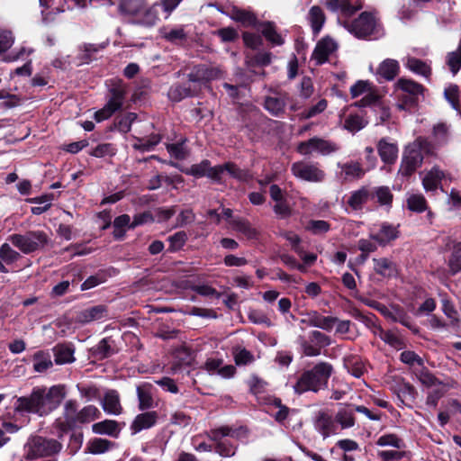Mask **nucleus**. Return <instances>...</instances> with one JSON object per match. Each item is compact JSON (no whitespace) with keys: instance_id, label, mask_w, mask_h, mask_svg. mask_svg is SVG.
I'll use <instances>...</instances> for the list:
<instances>
[{"instance_id":"10","label":"nucleus","mask_w":461,"mask_h":461,"mask_svg":"<svg viewBox=\"0 0 461 461\" xmlns=\"http://www.w3.org/2000/svg\"><path fill=\"white\" fill-rule=\"evenodd\" d=\"M221 76L222 72L219 68L206 64L194 66L187 74L188 83L193 84V87L197 88V93L208 82L220 78Z\"/></svg>"},{"instance_id":"20","label":"nucleus","mask_w":461,"mask_h":461,"mask_svg":"<svg viewBox=\"0 0 461 461\" xmlns=\"http://www.w3.org/2000/svg\"><path fill=\"white\" fill-rule=\"evenodd\" d=\"M315 429L326 438L337 431V421L335 417L325 411H320L315 420Z\"/></svg>"},{"instance_id":"24","label":"nucleus","mask_w":461,"mask_h":461,"mask_svg":"<svg viewBox=\"0 0 461 461\" xmlns=\"http://www.w3.org/2000/svg\"><path fill=\"white\" fill-rule=\"evenodd\" d=\"M378 154L385 164H393L398 158V146L395 142L383 138L377 143Z\"/></svg>"},{"instance_id":"3","label":"nucleus","mask_w":461,"mask_h":461,"mask_svg":"<svg viewBox=\"0 0 461 461\" xmlns=\"http://www.w3.org/2000/svg\"><path fill=\"white\" fill-rule=\"evenodd\" d=\"M207 437L216 443L215 451L221 456H232L236 453L237 447L230 439H240L248 436V430L244 427L232 428L221 426L206 432Z\"/></svg>"},{"instance_id":"15","label":"nucleus","mask_w":461,"mask_h":461,"mask_svg":"<svg viewBox=\"0 0 461 461\" xmlns=\"http://www.w3.org/2000/svg\"><path fill=\"white\" fill-rule=\"evenodd\" d=\"M40 400L37 388L34 387L29 396L17 398L14 403V411L21 413L27 412L42 416Z\"/></svg>"},{"instance_id":"38","label":"nucleus","mask_w":461,"mask_h":461,"mask_svg":"<svg viewBox=\"0 0 461 461\" xmlns=\"http://www.w3.org/2000/svg\"><path fill=\"white\" fill-rule=\"evenodd\" d=\"M374 269L383 277L390 278L397 274V268L393 262L386 258H373Z\"/></svg>"},{"instance_id":"25","label":"nucleus","mask_w":461,"mask_h":461,"mask_svg":"<svg viewBox=\"0 0 461 461\" xmlns=\"http://www.w3.org/2000/svg\"><path fill=\"white\" fill-rule=\"evenodd\" d=\"M337 321L338 318L332 316H323L317 312H310L308 314L307 320H302V322H306L311 327L319 328L326 331H330L334 328Z\"/></svg>"},{"instance_id":"44","label":"nucleus","mask_w":461,"mask_h":461,"mask_svg":"<svg viewBox=\"0 0 461 461\" xmlns=\"http://www.w3.org/2000/svg\"><path fill=\"white\" fill-rule=\"evenodd\" d=\"M393 194L387 186L374 187L370 191V200L378 203L380 205H391Z\"/></svg>"},{"instance_id":"22","label":"nucleus","mask_w":461,"mask_h":461,"mask_svg":"<svg viewBox=\"0 0 461 461\" xmlns=\"http://www.w3.org/2000/svg\"><path fill=\"white\" fill-rule=\"evenodd\" d=\"M287 100L286 93L276 92L266 97L264 106L272 115L279 116L285 112Z\"/></svg>"},{"instance_id":"43","label":"nucleus","mask_w":461,"mask_h":461,"mask_svg":"<svg viewBox=\"0 0 461 461\" xmlns=\"http://www.w3.org/2000/svg\"><path fill=\"white\" fill-rule=\"evenodd\" d=\"M42 15V22L47 23L54 19V15L63 13L64 8L55 5V0H39Z\"/></svg>"},{"instance_id":"53","label":"nucleus","mask_w":461,"mask_h":461,"mask_svg":"<svg viewBox=\"0 0 461 461\" xmlns=\"http://www.w3.org/2000/svg\"><path fill=\"white\" fill-rule=\"evenodd\" d=\"M345 366L353 376L359 378L366 372V366L357 357H351L345 362Z\"/></svg>"},{"instance_id":"46","label":"nucleus","mask_w":461,"mask_h":461,"mask_svg":"<svg viewBox=\"0 0 461 461\" xmlns=\"http://www.w3.org/2000/svg\"><path fill=\"white\" fill-rule=\"evenodd\" d=\"M230 15L232 20L240 23L244 26L257 25V18L251 12L233 7Z\"/></svg>"},{"instance_id":"27","label":"nucleus","mask_w":461,"mask_h":461,"mask_svg":"<svg viewBox=\"0 0 461 461\" xmlns=\"http://www.w3.org/2000/svg\"><path fill=\"white\" fill-rule=\"evenodd\" d=\"M446 177V173L439 167L435 166L423 176L422 185L427 192H434L439 187L441 180Z\"/></svg>"},{"instance_id":"39","label":"nucleus","mask_w":461,"mask_h":461,"mask_svg":"<svg viewBox=\"0 0 461 461\" xmlns=\"http://www.w3.org/2000/svg\"><path fill=\"white\" fill-rule=\"evenodd\" d=\"M197 94V88L193 87L191 84L175 85L168 91V97L174 102H179L182 99Z\"/></svg>"},{"instance_id":"8","label":"nucleus","mask_w":461,"mask_h":461,"mask_svg":"<svg viewBox=\"0 0 461 461\" xmlns=\"http://www.w3.org/2000/svg\"><path fill=\"white\" fill-rule=\"evenodd\" d=\"M393 87L394 93L402 101V104H399L400 109H404L405 105H414L425 91V87L422 85L406 77L399 78L394 83Z\"/></svg>"},{"instance_id":"2","label":"nucleus","mask_w":461,"mask_h":461,"mask_svg":"<svg viewBox=\"0 0 461 461\" xmlns=\"http://www.w3.org/2000/svg\"><path fill=\"white\" fill-rule=\"evenodd\" d=\"M333 371L330 363L320 362L312 369L303 372L294 385L296 393H303L308 391L314 393L327 386L329 378Z\"/></svg>"},{"instance_id":"52","label":"nucleus","mask_w":461,"mask_h":461,"mask_svg":"<svg viewBox=\"0 0 461 461\" xmlns=\"http://www.w3.org/2000/svg\"><path fill=\"white\" fill-rule=\"evenodd\" d=\"M247 385L252 394L258 396L266 392L268 384L258 375L253 374L248 379Z\"/></svg>"},{"instance_id":"14","label":"nucleus","mask_w":461,"mask_h":461,"mask_svg":"<svg viewBox=\"0 0 461 461\" xmlns=\"http://www.w3.org/2000/svg\"><path fill=\"white\" fill-rule=\"evenodd\" d=\"M296 150L303 156L311 155L313 152L328 156L339 150V146L330 140L313 137L306 141L298 143Z\"/></svg>"},{"instance_id":"34","label":"nucleus","mask_w":461,"mask_h":461,"mask_svg":"<svg viewBox=\"0 0 461 461\" xmlns=\"http://www.w3.org/2000/svg\"><path fill=\"white\" fill-rule=\"evenodd\" d=\"M338 167L341 169V177L346 181L359 179L365 174V170L358 162L339 163Z\"/></svg>"},{"instance_id":"5","label":"nucleus","mask_w":461,"mask_h":461,"mask_svg":"<svg viewBox=\"0 0 461 461\" xmlns=\"http://www.w3.org/2000/svg\"><path fill=\"white\" fill-rule=\"evenodd\" d=\"M126 97V88L121 80L113 81L108 90L107 101L104 106L95 112V119L102 122L109 119L113 113L122 108Z\"/></svg>"},{"instance_id":"48","label":"nucleus","mask_w":461,"mask_h":461,"mask_svg":"<svg viewBox=\"0 0 461 461\" xmlns=\"http://www.w3.org/2000/svg\"><path fill=\"white\" fill-rule=\"evenodd\" d=\"M378 335L383 341L396 349H401L404 347L402 339L395 330H384L380 329Z\"/></svg>"},{"instance_id":"62","label":"nucleus","mask_w":461,"mask_h":461,"mask_svg":"<svg viewBox=\"0 0 461 461\" xmlns=\"http://www.w3.org/2000/svg\"><path fill=\"white\" fill-rule=\"evenodd\" d=\"M328 103L326 99H321L316 104L305 109L300 113L302 119L307 120L321 113L327 108Z\"/></svg>"},{"instance_id":"41","label":"nucleus","mask_w":461,"mask_h":461,"mask_svg":"<svg viewBox=\"0 0 461 461\" xmlns=\"http://www.w3.org/2000/svg\"><path fill=\"white\" fill-rule=\"evenodd\" d=\"M368 200H370V191L366 187H362L351 193L348 204L352 210L357 211L361 210Z\"/></svg>"},{"instance_id":"61","label":"nucleus","mask_w":461,"mask_h":461,"mask_svg":"<svg viewBox=\"0 0 461 461\" xmlns=\"http://www.w3.org/2000/svg\"><path fill=\"white\" fill-rule=\"evenodd\" d=\"M169 242V250L174 252L181 249L187 240V234L185 231H177L167 238Z\"/></svg>"},{"instance_id":"40","label":"nucleus","mask_w":461,"mask_h":461,"mask_svg":"<svg viewBox=\"0 0 461 461\" xmlns=\"http://www.w3.org/2000/svg\"><path fill=\"white\" fill-rule=\"evenodd\" d=\"M381 313L394 322H400L403 326L411 329V320L408 314L400 308H393L392 310L385 307H381Z\"/></svg>"},{"instance_id":"54","label":"nucleus","mask_w":461,"mask_h":461,"mask_svg":"<svg viewBox=\"0 0 461 461\" xmlns=\"http://www.w3.org/2000/svg\"><path fill=\"white\" fill-rule=\"evenodd\" d=\"M409 210L416 212H422L427 210V201L420 194H411L407 199Z\"/></svg>"},{"instance_id":"17","label":"nucleus","mask_w":461,"mask_h":461,"mask_svg":"<svg viewBox=\"0 0 461 461\" xmlns=\"http://www.w3.org/2000/svg\"><path fill=\"white\" fill-rule=\"evenodd\" d=\"M336 50V41L330 37H325L317 43L312 54V59L314 60L316 65H321L329 59V57Z\"/></svg>"},{"instance_id":"60","label":"nucleus","mask_w":461,"mask_h":461,"mask_svg":"<svg viewBox=\"0 0 461 461\" xmlns=\"http://www.w3.org/2000/svg\"><path fill=\"white\" fill-rule=\"evenodd\" d=\"M305 228L314 235H321L330 230V224L323 220H311Z\"/></svg>"},{"instance_id":"36","label":"nucleus","mask_w":461,"mask_h":461,"mask_svg":"<svg viewBox=\"0 0 461 461\" xmlns=\"http://www.w3.org/2000/svg\"><path fill=\"white\" fill-rule=\"evenodd\" d=\"M307 19L311 24L313 34L316 36L321 31L326 17L322 9L318 5H313L310 8Z\"/></svg>"},{"instance_id":"35","label":"nucleus","mask_w":461,"mask_h":461,"mask_svg":"<svg viewBox=\"0 0 461 461\" xmlns=\"http://www.w3.org/2000/svg\"><path fill=\"white\" fill-rule=\"evenodd\" d=\"M92 430L95 434L108 435L113 438H118L121 431V428L117 421L112 420H105L93 424Z\"/></svg>"},{"instance_id":"1","label":"nucleus","mask_w":461,"mask_h":461,"mask_svg":"<svg viewBox=\"0 0 461 461\" xmlns=\"http://www.w3.org/2000/svg\"><path fill=\"white\" fill-rule=\"evenodd\" d=\"M329 11L338 15V23L360 39L379 33V23L374 14L363 12L353 22L348 19L363 8L361 0H325Z\"/></svg>"},{"instance_id":"55","label":"nucleus","mask_w":461,"mask_h":461,"mask_svg":"<svg viewBox=\"0 0 461 461\" xmlns=\"http://www.w3.org/2000/svg\"><path fill=\"white\" fill-rule=\"evenodd\" d=\"M101 412L94 405H87L78 411V423H86L99 418Z\"/></svg>"},{"instance_id":"45","label":"nucleus","mask_w":461,"mask_h":461,"mask_svg":"<svg viewBox=\"0 0 461 461\" xmlns=\"http://www.w3.org/2000/svg\"><path fill=\"white\" fill-rule=\"evenodd\" d=\"M113 446L114 443L108 439L95 438L87 443L86 449L88 453L99 455L109 451Z\"/></svg>"},{"instance_id":"21","label":"nucleus","mask_w":461,"mask_h":461,"mask_svg":"<svg viewBox=\"0 0 461 461\" xmlns=\"http://www.w3.org/2000/svg\"><path fill=\"white\" fill-rule=\"evenodd\" d=\"M400 73V64L396 59H385L377 67L375 76L378 81H393Z\"/></svg>"},{"instance_id":"18","label":"nucleus","mask_w":461,"mask_h":461,"mask_svg":"<svg viewBox=\"0 0 461 461\" xmlns=\"http://www.w3.org/2000/svg\"><path fill=\"white\" fill-rule=\"evenodd\" d=\"M158 415L155 411H149L138 414L131 424V434L135 435L143 429H149L155 426Z\"/></svg>"},{"instance_id":"23","label":"nucleus","mask_w":461,"mask_h":461,"mask_svg":"<svg viewBox=\"0 0 461 461\" xmlns=\"http://www.w3.org/2000/svg\"><path fill=\"white\" fill-rule=\"evenodd\" d=\"M153 389V385L149 383H142L137 385L138 407L140 411L149 410L155 407Z\"/></svg>"},{"instance_id":"26","label":"nucleus","mask_w":461,"mask_h":461,"mask_svg":"<svg viewBox=\"0 0 461 461\" xmlns=\"http://www.w3.org/2000/svg\"><path fill=\"white\" fill-rule=\"evenodd\" d=\"M398 229L396 226L388 222H383L376 233L371 234V239L375 240L378 245L385 246L390 241L398 238Z\"/></svg>"},{"instance_id":"58","label":"nucleus","mask_w":461,"mask_h":461,"mask_svg":"<svg viewBox=\"0 0 461 461\" xmlns=\"http://www.w3.org/2000/svg\"><path fill=\"white\" fill-rule=\"evenodd\" d=\"M136 119L137 114L135 113H128L116 119L115 128L121 132L127 133L131 131V124Z\"/></svg>"},{"instance_id":"7","label":"nucleus","mask_w":461,"mask_h":461,"mask_svg":"<svg viewBox=\"0 0 461 461\" xmlns=\"http://www.w3.org/2000/svg\"><path fill=\"white\" fill-rule=\"evenodd\" d=\"M8 240L24 254H31L42 249L49 238L42 230H31L24 234H12Z\"/></svg>"},{"instance_id":"56","label":"nucleus","mask_w":461,"mask_h":461,"mask_svg":"<svg viewBox=\"0 0 461 461\" xmlns=\"http://www.w3.org/2000/svg\"><path fill=\"white\" fill-rule=\"evenodd\" d=\"M448 267L453 275L461 271V242L454 245L453 252L448 259Z\"/></svg>"},{"instance_id":"57","label":"nucleus","mask_w":461,"mask_h":461,"mask_svg":"<svg viewBox=\"0 0 461 461\" xmlns=\"http://www.w3.org/2000/svg\"><path fill=\"white\" fill-rule=\"evenodd\" d=\"M272 54L270 52H258L253 57H247L246 64L248 68L255 66L265 67L271 63Z\"/></svg>"},{"instance_id":"30","label":"nucleus","mask_w":461,"mask_h":461,"mask_svg":"<svg viewBox=\"0 0 461 461\" xmlns=\"http://www.w3.org/2000/svg\"><path fill=\"white\" fill-rule=\"evenodd\" d=\"M102 407L104 411L110 415H119L122 411V407L120 402V396L117 391H107L102 401Z\"/></svg>"},{"instance_id":"42","label":"nucleus","mask_w":461,"mask_h":461,"mask_svg":"<svg viewBox=\"0 0 461 461\" xmlns=\"http://www.w3.org/2000/svg\"><path fill=\"white\" fill-rule=\"evenodd\" d=\"M33 371L36 373H44L52 367L53 363L50 353L45 351H37L32 357Z\"/></svg>"},{"instance_id":"49","label":"nucleus","mask_w":461,"mask_h":461,"mask_svg":"<svg viewBox=\"0 0 461 461\" xmlns=\"http://www.w3.org/2000/svg\"><path fill=\"white\" fill-rule=\"evenodd\" d=\"M53 194H44L39 197L31 199L32 203H36L38 206L32 207V212L35 215H40L49 210L53 201Z\"/></svg>"},{"instance_id":"47","label":"nucleus","mask_w":461,"mask_h":461,"mask_svg":"<svg viewBox=\"0 0 461 461\" xmlns=\"http://www.w3.org/2000/svg\"><path fill=\"white\" fill-rule=\"evenodd\" d=\"M259 29L263 36L271 43L278 46L284 43L282 36L276 31L272 23H261L259 24Z\"/></svg>"},{"instance_id":"51","label":"nucleus","mask_w":461,"mask_h":461,"mask_svg":"<svg viewBox=\"0 0 461 461\" xmlns=\"http://www.w3.org/2000/svg\"><path fill=\"white\" fill-rule=\"evenodd\" d=\"M446 63L455 76L461 68V39L456 50L448 52L446 57Z\"/></svg>"},{"instance_id":"50","label":"nucleus","mask_w":461,"mask_h":461,"mask_svg":"<svg viewBox=\"0 0 461 461\" xmlns=\"http://www.w3.org/2000/svg\"><path fill=\"white\" fill-rule=\"evenodd\" d=\"M376 445L380 447H393L396 449H402L405 447L404 441L393 433L384 434L379 437L376 440Z\"/></svg>"},{"instance_id":"29","label":"nucleus","mask_w":461,"mask_h":461,"mask_svg":"<svg viewBox=\"0 0 461 461\" xmlns=\"http://www.w3.org/2000/svg\"><path fill=\"white\" fill-rule=\"evenodd\" d=\"M107 317V308L104 305H95L81 311L77 320L80 323H88L95 321H100Z\"/></svg>"},{"instance_id":"16","label":"nucleus","mask_w":461,"mask_h":461,"mask_svg":"<svg viewBox=\"0 0 461 461\" xmlns=\"http://www.w3.org/2000/svg\"><path fill=\"white\" fill-rule=\"evenodd\" d=\"M183 172L197 178L207 176L217 183L219 182L221 168L218 166L212 167L209 160L203 159L200 163L194 164L190 167L184 169Z\"/></svg>"},{"instance_id":"9","label":"nucleus","mask_w":461,"mask_h":461,"mask_svg":"<svg viewBox=\"0 0 461 461\" xmlns=\"http://www.w3.org/2000/svg\"><path fill=\"white\" fill-rule=\"evenodd\" d=\"M40 396V405L42 416L56 410L66 397V389L62 384H57L47 389L36 387Z\"/></svg>"},{"instance_id":"11","label":"nucleus","mask_w":461,"mask_h":461,"mask_svg":"<svg viewBox=\"0 0 461 461\" xmlns=\"http://www.w3.org/2000/svg\"><path fill=\"white\" fill-rule=\"evenodd\" d=\"M156 5L147 8V0H121L119 11L128 15H145V23L153 25L158 20L155 11Z\"/></svg>"},{"instance_id":"6","label":"nucleus","mask_w":461,"mask_h":461,"mask_svg":"<svg viewBox=\"0 0 461 461\" xmlns=\"http://www.w3.org/2000/svg\"><path fill=\"white\" fill-rule=\"evenodd\" d=\"M427 141L422 138L416 139L409 144L404 151L399 172L404 176H411L423 161V151L427 148Z\"/></svg>"},{"instance_id":"32","label":"nucleus","mask_w":461,"mask_h":461,"mask_svg":"<svg viewBox=\"0 0 461 461\" xmlns=\"http://www.w3.org/2000/svg\"><path fill=\"white\" fill-rule=\"evenodd\" d=\"M230 224L234 230L240 232L249 240H257L258 238V230L246 219L233 218Z\"/></svg>"},{"instance_id":"31","label":"nucleus","mask_w":461,"mask_h":461,"mask_svg":"<svg viewBox=\"0 0 461 461\" xmlns=\"http://www.w3.org/2000/svg\"><path fill=\"white\" fill-rule=\"evenodd\" d=\"M218 167L221 168V172H219V184L221 183L222 175L224 173H228L231 177L240 182H248L252 177L249 170L240 168L237 165L231 162L218 165Z\"/></svg>"},{"instance_id":"64","label":"nucleus","mask_w":461,"mask_h":461,"mask_svg":"<svg viewBox=\"0 0 461 461\" xmlns=\"http://www.w3.org/2000/svg\"><path fill=\"white\" fill-rule=\"evenodd\" d=\"M234 360L238 366H245L254 362L253 354L246 348H236L234 351Z\"/></svg>"},{"instance_id":"59","label":"nucleus","mask_w":461,"mask_h":461,"mask_svg":"<svg viewBox=\"0 0 461 461\" xmlns=\"http://www.w3.org/2000/svg\"><path fill=\"white\" fill-rule=\"evenodd\" d=\"M117 149L112 143H102L94 148L89 154L95 158L113 157Z\"/></svg>"},{"instance_id":"63","label":"nucleus","mask_w":461,"mask_h":461,"mask_svg":"<svg viewBox=\"0 0 461 461\" xmlns=\"http://www.w3.org/2000/svg\"><path fill=\"white\" fill-rule=\"evenodd\" d=\"M21 255L13 249L9 244L4 243L0 248V258L7 265L17 261Z\"/></svg>"},{"instance_id":"37","label":"nucleus","mask_w":461,"mask_h":461,"mask_svg":"<svg viewBox=\"0 0 461 461\" xmlns=\"http://www.w3.org/2000/svg\"><path fill=\"white\" fill-rule=\"evenodd\" d=\"M354 411L353 405H340L339 410L335 415V420L341 429H349L355 425Z\"/></svg>"},{"instance_id":"33","label":"nucleus","mask_w":461,"mask_h":461,"mask_svg":"<svg viewBox=\"0 0 461 461\" xmlns=\"http://www.w3.org/2000/svg\"><path fill=\"white\" fill-rule=\"evenodd\" d=\"M54 361L57 365H65L73 363L76 358L74 357V348L67 344H58L53 348Z\"/></svg>"},{"instance_id":"4","label":"nucleus","mask_w":461,"mask_h":461,"mask_svg":"<svg viewBox=\"0 0 461 461\" xmlns=\"http://www.w3.org/2000/svg\"><path fill=\"white\" fill-rule=\"evenodd\" d=\"M62 447V444L55 438L32 435L23 446V458L26 460H36L58 456Z\"/></svg>"},{"instance_id":"13","label":"nucleus","mask_w":461,"mask_h":461,"mask_svg":"<svg viewBox=\"0 0 461 461\" xmlns=\"http://www.w3.org/2000/svg\"><path fill=\"white\" fill-rule=\"evenodd\" d=\"M299 343L306 357H317L321 353V348L331 344V339L319 330L309 333L308 339L299 338Z\"/></svg>"},{"instance_id":"19","label":"nucleus","mask_w":461,"mask_h":461,"mask_svg":"<svg viewBox=\"0 0 461 461\" xmlns=\"http://www.w3.org/2000/svg\"><path fill=\"white\" fill-rule=\"evenodd\" d=\"M404 66L411 72L424 77L427 82L430 81L432 75L431 62L409 56L404 59Z\"/></svg>"},{"instance_id":"28","label":"nucleus","mask_w":461,"mask_h":461,"mask_svg":"<svg viewBox=\"0 0 461 461\" xmlns=\"http://www.w3.org/2000/svg\"><path fill=\"white\" fill-rule=\"evenodd\" d=\"M77 416V402L75 400L67 401L64 404V420L60 421L61 429H69L75 428L78 424Z\"/></svg>"},{"instance_id":"12","label":"nucleus","mask_w":461,"mask_h":461,"mask_svg":"<svg viewBox=\"0 0 461 461\" xmlns=\"http://www.w3.org/2000/svg\"><path fill=\"white\" fill-rule=\"evenodd\" d=\"M291 171L293 175L303 181L320 183L325 179V172L317 163L297 161L292 164Z\"/></svg>"}]
</instances>
